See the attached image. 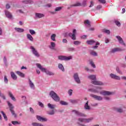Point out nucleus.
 <instances>
[{
	"label": "nucleus",
	"mask_w": 126,
	"mask_h": 126,
	"mask_svg": "<svg viewBox=\"0 0 126 126\" xmlns=\"http://www.w3.org/2000/svg\"><path fill=\"white\" fill-rule=\"evenodd\" d=\"M30 49H31L33 55H34V56H35V57H36V58H39L40 57V54H39V53L38 52L37 50H36V49H35V48H34V47L31 46Z\"/></svg>",
	"instance_id": "nucleus-9"
},
{
	"label": "nucleus",
	"mask_w": 126,
	"mask_h": 126,
	"mask_svg": "<svg viewBox=\"0 0 126 126\" xmlns=\"http://www.w3.org/2000/svg\"><path fill=\"white\" fill-rule=\"evenodd\" d=\"M75 49L73 47H71V48H69L68 49V51H69V52H73V51H75Z\"/></svg>",
	"instance_id": "nucleus-52"
},
{
	"label": "nucleus",
	"mask_w": 126,
	"mask_h": 126,
	"mask_svg": "<svg viewBox=\"0 0 126 126\" xmlns=\"http://www.w3.org/2000/svg\"><path fill=\"white\" fill-rule=\"evenodd\" d=\"M16 73H17V74L19 75V76H21V77H25V74H24V73H23L19 71H17L16 72Z\"/></svg>",
	"instance_id": "nucleus-33"
},
{
	"label": "nucleus",
	"mask_w": 126,
	"mask_h": 126,
	"mask_svg": "<svg viewBox=\"0 0 126 126\" xmlns=\"http://www.w3.org/2000/svg\"><path fill=\"white\" fill-rule=\"evenodd\" d=\"M110 77L112 79H115V80H121V77L113 73H111L110 74Z\"/></svg>",
	"instance_id": "nucleus-15"
},
{
	"label": "nucleus",
	"mask_w": 126,
	"mask_h": 126,
	"mask_svg": "<svg viewBox=\"0 0 126 126\" xmlns=\"http://www.w3.org/2000/svg\"><path fill=\"white\" fill-rule=\"evenodd\" d=\"M85 70H86L87 71H90V72H92V71H94V70H93L92 69H90V68L87 67H85Z\"/></svg>",
	"instance_id": "nucleus-50"
},
{
	"label": "nucleus",
	"mask_w": 126,
	"mask_h": 126,
	"mask_svg": "<svg viewBox=\"0 0 126 126\" xmlns=\"http://www.w3.org/2000/svg\"><path fill=\"white\" fill-rule=\"evenodd\" d=\"M60 104L63 106H67L68 105V103L64 101H61Z\"/></svg>",
	"instance_id": "nucleus-39"
},
{
	"label": "nucleus",
	"mask_w": 126,
	"mask_h": 126,
	"mask_svg": "<svg viewBox=\"0 0 126 126\" xmlns=\"http://www.w3.org/2000/svg\"><path fill=\"white\" fill-rule=\"evenodd\" d=\"M116 38L118 40V42L119 43L121 44V45H122V46H124L125 47H126V43L124 41V40H123V38H122L120 36H116Z\"/></svg>",
	"instance_id": "nucleus-13"
},
{
	"label": "nucleus",
	"mask_w": 126,
	"mask_h": 126,
	"mask_svg": "<svg viewBox=\"0 0 126 126\" xmlns=\"http://www.w3.org/2000/svg\"><path fill=\"white\" fill-rule=\"evenodd\" d=\"M0 97H1V98H2L3 100H5L6 99L5 96H4V94H1L0 91Z\"/></svg>",
	"instance_id": "nucleus-46"
},
{
	"label": "nucleus",
	"mask_w": 126,
	"mask_h": 126,
	"mask_svg": "<svg viewBox=\"0 0 126 126\" xmlns=\"http://www.w3.org/2000/svg\"><path fill=\"white\" fill-rule=\"evenodd\" d=\"M47 114H48V115H49L50 116H53L55 115V111H54V110H52L50 111H47Z\"/></svg>",
	"instance_id": "nucleus-38"
},
{
	"label": "nucleus",
	"mask_w": 126,
	"mask_h": 126,
	"mask_svg": "<svg viewBox=\"0 0 126 126\" xmlns=\"http://www.w3.org/2000/svg\"><path fill=\"white\" fill-rule=\"evenodd\" d=\"M8 95L9 97H10L11 99L13 100V101H16V99H15V97L13 96L12 93H11V92H9Z\"/></svg>",
	"instance_id": "nucleus-27"
},
{
	"label": "nucleus",
	"mask_w": 126,
	"mask_h": 126,
	"mask_svg": "<svg viewBox=\"0 0 126 126\" xmlns=\"http://www.w3.org/2000/svg\"><path fill=\"white\" fill-rule=\"evenodd\" d=\"M62 9V7H57L55 8V11H60Z\"/></svg>",
	"instance_id": "nucleus-53"
},
{
	"label": "nucleus",
	"mask_w": 126,
	"mask_h": 126,
	"mask_svg": "<svg viewBox=\"0 0 126 126\" xmlns=\"http://www.w3.org/2000/svg\"><path fill=\"white\" fill-rule=\"evenodd\" d=\"M89 91L93 92L94 93H99L100 95H103V96H111L115 94V93L113 92H110L108 91H102L101 92H99L98 89H89Z\"/></svg>",
	"instance_id": "nucleus-1"
},
{
	"label": "nucleus",
	"mask_w": 126,
	"mask_h": 126,
	"mask_svg": "<svg viewBox=\"0 0 126 126\" xmlns=\"http://www.w3.org/2000/svg\"><path fill=\"white\" fill-rule=\"evenodd\" d=\"M36 65L38 67V68H39V69H40V70L42 71V72H45L47 75H49L50 76L55 75L54 72L49 71V70H47V69L43 67L41 64L37 63L36 64Z\"/></svg>",
	"instance_id": "nucleus-3"
},
{
	"label": "nucleus",
	"mask_w": 126,
	"mask_h": 126,
	"mask_svg": "<svg viewBox=\"0 0 126 126\" xmlns=\"http://www.w3.org/2000/svg\"><path fill=\"white\" fill-rule=\"evenodd\" d=\"M10 74L11 77L13 80H16V79H17V76H16V75H15V73H14V72H11Z\"/></svg>",
	"instance_id": "nucleus-23"
},
{
	"label": "nucleus",
	"mask_w": 126,
	"mask_h": 126,
	"mask_svg": "<svg viewBox=\"0 0 126 126\" xmlns=\"http://www.w3.org/2000/svg\"><path fill=\"white\" fill-rule=\"evenodd\" d=\"M100 8H102L101 5H98L96 6V9H100Z\"/></svg>",
	"instance_id": "nucleus-60"
},
{
	"label": "nucleus",
	"mask_w": 126,
	"mask_h": 126,
	"mask_svg": "<svg viewBox=\"0 0 126 126\" xmlns=\"http://www.w3.org/2000/svg\"><path fill=\"white\" fill-rule=\"evenodd\" d=\"M36 118L39 122H48V119L37 115Z\"/></svg>",
	"instance_id": "nucleus-16"
},
{
	"label": "nucleus",
	"mask_w": 126,
	"mask_h": 126,
	"mask_svg": "<svg viewBox=\"0 0 126 126\" xmlns=\"http://www.w3.org/2000/svg\"><path fill=\"white\" fill-rule=\"evenodd\" d=\"M74 78V81L76 82L78 84H80L81 83V82L80 81V79L79 78V76L78 75V73H75L73 76Z\"/></svg>",
	"instance_id": "nucleus-10"
},
{
	"label": "nucleus",
	"mask_w": 126,
	"mask_h": 126,
	"mask_svg": "<svg viewBox=\"0 0 126 126\" xmlns=\"http://www.w3.org/2000/svg\"><path fill=\"white\" fill-rule=\"evenodd\" d=\"M76 30L74 29L72 32V33H69L68 34V36L71 38L72 40H76Z\"/></svg>",
	"instance_id": "nucleus-11"
},
{
	"label": "nucleus",
	"mask_w": 126,
	"mask_h": 126,
	"mask_svg": "<svg viewBox=\"0 0 126 126\" xmlns=\"http://www.w3.org/2000/svg\"><path fill=\"white\" fill-rule=\"evenodd\" d=\"M102 32H103V33H105V34H107V35H110V34H111V31L106 29L102 30Z\"/></svg>",
	"instance_id": "nucleus-29"
},
{
	"label": "nucleus",
	"mask_w": 126,
	"mask_h": 126,
	"mask_svg": "<svg viewBox=\"0 0 126 126\" xmlns=\"http://www.w3.org/2000/svg\"><path fill=\"white\" fill-rule=\"evenodd\" d=\"M3 62L5 64H6V58L5 57L3 58Z\"/></svg>",
	"instance_id": "nucleus-63"
},
{
	"label": "nucleus",
	"mask_w": 126,
	"mask_h": 126,
	"mask_svg": "<svg viewBox=\"0 0 126 126\" xmlns=\"http://www.w3.org/2000/svg\"><path fill=\"white\" fill-rule=\"evenodd\" d=\"M49 48L50 50H56V43L54 42H50V45L49 46Z\"/></svg>",
	"instance_id": "nucleus-18"
},
{
	"label": "nucleus",
	"mask_w": 126,
	"mask_h": 126,
	"mask_svg": "<svg viewBox=\"0 0 126 126\" xmlns=\"http://www.w3.org/2000/svg\"><path fill=\"white\" fill-rule=\"evenodd\" d=\"M32 126H45L44 125L41 124V123H38L36 122H33L32 124Z\"/></svg>",
	"instance_id": "nucleus-31"
},
{
	"label": "nucleus",
	"mask_w": 126,
	"mask_h": 126,
	"mask_svg": "<svg viewBox=\"0 0 126 126\" xmlns=\"http://www.w3.org/2000/svg\"><path fill=\"white\" fill-rule=\"evenodd\" d=\"M73 44L74 45L77 46L78 45H80V44H81V42L79 41H75L73 42Z\"/></svg>",
	"instance_id": "nucleus-44"
},
{
	"label": "nucleus",
	"mask_w": 126,
	"mask_h": 126,
	"mask_svg": "<svg viewBox=\"0 0 126 126\" xmlns=\"http://www.w3.org/2000/svg\"><path fill=\"white\" fill-rule=\"evenodd\" d=\"M49 96H50L51 98H52L55 102H60L61 100V98H60V96L54 91H51L50 92Z\"/></svg>",
	"instance_id": "nucleus-4"
},
{
	"label": "nucleus",
	"mask_w": 126,
	"mask_h": 126,
	"mask_svg": "<svg viewBox=\"0 0 126 126\" xmlns=\"http://www.w3.org/2000/svg\"><path fill=\"white\" fill-rule=\"evenodd\" d=\"M29 86L32 90H35V85L33 83V82L31 81L30 79H29Z\"/></svg>",
	"instance_id": "nucleus-17"
},
{
	"label": "nucleus",
	"mask_w": 126,
	"mask_h": 126,
	"mask_svg": "<svg viewBox=\"0 0 126 126\" xmlns=\"http://www.w3.org/2000/svg\"><path fill=\"white\" fill-rule=\"evenodd\" d=\"M116 71H117V73H119V74H121V75H123V72H122V71H121V70L120 69V68H119V67H117Z\"/></svg>",
	"instance_id": "nucleus-41"
},
{
	"label": "nucleus",
	"mask_w": 126,
	"mask_h": 126,
	"mask_svg": "<svg viewBox=\"0 0 126 126\" xmlns=\"http://www.w3.org/2000/svg\"><path fill=\"white\" fill-rule=\"evenodd\" d=\"M5 14L7 18H12V15L7 10H5Z\"/></svg>",
	"instance_id": "nucleus-19"
},
{
	"label": "nucleus",
	"mask_w": 126,
	"mask_h": 126,
	"mask_svg": "<svg viewBox=\"0 0 126 126\" xmlns=\"http://www.w3.org/2000/svg\"><path fill=\"white\" fill-rule=\"evenodd\" d=\"M78 101H79V100L77 99H71L69 100V101L71 104H77L78 103Z\"/></svg>",
	"instance_id": "nucleus-24"
},
{
	"label": "nucleus",
	"mask_w": 126,
	"mask_h": 126,
	"mask_svg": "<svg viewBox=\"0 0 126 126\" xmlns=\"http://www.w3.org/2000/svg\"><path fill=\"white\" fill-rule=\"evenodd\" d=\"M56 37H57V35L55 33H53L50 36V39L52 41L56 42Z\"/></svg>",
	"instance_id": "nucleus-28"
},
{
	"label": "nucleus",
	"mask_w": 126,
	"mask_h": 126,
	"mask_svg": "<svg viewBox=\"0 0 126 126\" xmlns=\"http://www.w3.org/2000/svg\"><path fill=\"white\" fill-rule=\"evenodd\" d=\"M15 30L19 33H22L24 32V29L21 28H15Z\"/></svg>",
	"instance_id": "nucleus-30"
},
{
	"label": "nucleus",
	"mask_w": 126,
	"mask_h": 126,
	"mask_svg": "<svg viewBox=\"0 0 126 126\" xmlns=\"http://www.w3.org/2000/svg\"><path fill=\"white\" fill-rule=\"evenodd\" d=\"M90 55H91V56H93V57H97V56H98L97 52L93 50H91L90 52Z\"/></svg>",
	"instance_id": "nucleus-32"
},
{
	"label": "nucleus",
	"mask_w": 126,
	"mask_h": 126,
	"mask_svg": "<svg viewBox=\"0 0 126 126\" xmlns=\"http://www.w3.org/2000/svg\"><path fill=\"white\" fill-rule=\"evenodd\" d=\"M48 107L49 109H51V110H54V109H55V108H56V105L55 104H52L51 103H48L47 104Z\"/></svg>",
	"instance_id": "nucleus-25"
},
{
	"label": "nucleus",
	"mask_w": 126,
	"mask_h": 126,
	"mask_svg": "<svg viewBox=\"0 0 126 126\" xmlns=\"http://www.w3.org/2000/svg\"><path fill=\"white\" fill-rule=\"evenodd\" d=\"M58 68H59V69L62 70V71H64V67H63V64H62L61 63H59L58 64Z\"/></svg>",
	"instance_id": "nucleus-34"
},
{
	"label": "nucleus",
	"mask_w": 126,
	"mask_h": 126,
	"mask_svg": "<svg viewBox=\"0 0 126 126\" xmlns=\"http://www.w3.org/2000/svg\"><path fill=\"white\" fill-rule=\"evenodd\" d=\"M94 118L93 117L90 118H80L78 119L79 122H80V123H91V122L93 121Z\"/></svg>",
	"instance_id": "nucleus-6"
},
{
	"label": "nucleus",
	"mask_w": 126,
	"mask_h": 126,
	"mask_svg": "<svg viewBox=\"0 0 126 126\" xmlns=\"http://www.w3.org/2000/svg\"><path fill=\"white\" fill-rule=\"evenodd\" d=\"M95 41L94 40H89L87 41V44H88V45H93Z\"/></svg>",
	"instance_id": "nucleus-37"
},
{
	"label": "nucleus",
	"mask_w": 126,
	"mask_h": 126,
	"mask_svg": "<svg viewBox=\"0 0 126 126\" xmlns=\"http://www.w3.org/2000/svg\"><path fill=\"white\" fill-rule=\"evenodd\" d=\"M6 9H9L10 8V5H9V4H7L6 5Z\"/></svg>",
	"instance_id": "nucleus-59"
},
{
	"label": "nucleus",
	"mask_w": 126,
	"mask_h": 126,
	"mask_svg": "<svg viewBox=\"0 0 126 126\" xmlns=\"http://www.w3.org/2000/svg\"><path fill=\"white\" fill-rule=\"evenodd\" d=\"M94 5V2L93 1H91V4L90 5V7H92Z\"/></svg>",
	"instance_id": "nucleus-58"
},
{
	"label": "nucleus",
	"mask_w": 126,
	"mask_h": 126,
	"mask_svg": "<svg viewBox=\"0 0 126 126\" xmlns=\"http://www.w3.org/2000/svg\"><path fill=\"white\" fill-rule=\"evenodd\" d=\"M1 113L2 115H3L4 120L7 121V116H6V115L5 114L4 112H3V111H1Z\"/></svg>",
	"instance_id": "nucleus-43"
},
{
	"label": "nucleus",
	"mask_w": 126,
	"mask_h": 126,
	"mask_svg": "<svg viewBox=\"0 0 126 126\" xmlns=\"http://www.w3.org/2000/svg\"><path fill=\"white\" fill-rule=\"evenodd\" d=\"M72 113H74L75 115H76V116H78V117H86V115L76 110H72Z\"/></svg>",
	"instance_id": "nucleus-12"
},
{
	"label": "nucleus",
	"mask_w": 126,
	"mask_h": 126,
	"mask_svg": "<svg viewBox=\"0 0 126 126\" xmlns=\"http://www.w3.org/2000/svg\"><path fill=\"white\" fill-rule=\"evenodd\" d=\"M30 112L32 113V114H34V110L33 109V108H32V107L30 108Z\"/></svg>",
	"instance_id": "nucleus-62"
},
{
	"label": "nucleus",
	"mask_w": 126,
	"mask_h": 126,
	"mask_svg": "<svg viewBox=\"0 0 126 126\" xmlns=\"http://www.w3.org/2000/svg\"><path fill=\"white\" fill-rule=\"evenodd\" d=\"M38 104L39 107H41V108H44V104H43L41 101H38Z\"/></svg>",
	"instance_id": "nucleus-48"
},
{
	"label": "nucleus",
	"mask_w": 126,
	"mask_h": 126,
	"mask_svg": "<svg viewBox=\"0 0 126 126\" xmlns=\"http://www.w3.org/2000/svg\"><path fill=\"white\" fill-rule=\"evenodd\" d=\"M29 32L31 35H35L36 34V32L33 30H29Z\"/></svg>",
	"instance_id": "nucleus-42"
},
{
	"label": "nucleus",
	"mask_w": 126,
	"mask_h": 126,
	"mask_svg": "<svg viewBox=\"0 0 126 126\" xmlns=\"http://www.w3.org/2000/svg\"><path fill=\"white\" fill-rule=\"evenodd\" d=\"M104 100H106V101H110V100H111V98L109 96H105Z\"/></svg>",
	"instance_id": "nucleus-55"
},
{
	"label": "nucleus",
	"mask_w": 126,
	"mask_h": 126,
	"mask_svg": "<svg viewBox=\"0 0 126 126\" xmlns=\"http://www.w3.org/2000/svg\"><path fill=\"white\" fill-rule=\"evenodd\" d=\"M58 60L60 61H70V60H72V56H70L68 57L60 55L58 56Z\"/></svg>",
	"instance_id": "nucleus-7"
},
{
	"label": "nucleus",
	"mask_w": 126,
	"mask_h": 126,
	"mask_svg": "<svg viewBox=\"0 0 126 126\" xmlns=\"http://www.w3.org/2000/svg\"><path fill=\"white\" fill-rule=\"evenodd\" d=\"M84 24L85 25H86V26H87V27H90L91 26V25H90V21H89V20H88L85 21Z\"/></svg>",
	"instance_id": "nucleus-36"
},
{
	"label": "nucleus",
	"mask_w": 126,
	"mask_h": 126,
	"mask_svg": "<svg viewBox=\"0 0 126 126\" xmlns=\"http://www.w3.org/2000/svg\"><path fill=\"white\" fill-rule=\"evenodd\" d=\"M4 82H5L6 84L8 83V79H7V77H6V76H4Z\"/></svg>",
	"instance_id": "nucleus-45"
},
{
	"label": "nucleus",
	"mask_w": 126,
	"mask_h": 126,
	"mask_svg": "<svg viewBox=\"0 0 126 126\" xmlns=\"http://www.w3.org/2000/svg\"><path fill=\"white\" fill-rule=\"evenodd\" d=\"M72 91H73L71 89L68 90V94L69 95V96H71V95H72Z\"/></svg>",
	"instance_id": "nucleus-51"
},
{
	"label": "nucleus",
	"mask_w": 126,
	"mask_h": 126,
	"mask_svg": "<svg viewBox=\"0 0 126 126\" xmlns=\"http://www.w3.org/2000/svg\"><path fill=\"white\" fill-rule=\"evenodd\" d=\"M88 79L92 80V83L94 85H104L102 82L97 81L96 80V75H89L88 76Z\"/></svg>",
	"instance_id": "nucleus-2"
},
{
	"label": "nucleus",
	"mask_w": 126,
	"mask_h": 126,
	"mask_svg": "<svg viewBox=\"0 0 126 126\" xmlns=\"http://www.w3.org/2000/svg\"><path fill=\"white\" fill-rule=\"evenodd\" d=\"M7 103L8 104V106H9L10 111L12 115H13V116H14L15 118H16L17 115L15 114L14 110H13V109H14V106H13L12 104L10 103V102L9 101H7Z\"/></svg>",
	"instance_id": "nucleus-8"
},
{
	"label": "nucleus",
	"mask_w": 126,
	"mask_h": 126,
	"mask_svg": "<svg viewBox=\"0 0 126 126\" xmlns=\"http://www.w3.org/2000/svg\"><path fill=\"white\" fill-rule=\"evenodd\" d=\"M72 6H81V3L76 2L75 4L71 5V7H72Z\"/></svg>",
	"instance_id": "nucleus-40"
},
{
	"label": "nucleus",
	"mask_w": 126,
	"mask_h": 126,
	"mask_svg": "<svg viewBox=\"0 0 126 126\" xmlns=\"http://www.w3.org/2000/svg\"><path fill=\"white\" fill-rule=\"evenodd\" d=\"M86 0H84L83 1L82 3H81V6H86Z\"/></svg>",
	"instance_id": "nucleus-47"
},
{
	"label": "nucleus",
	"mask_w": 126,
	"mask_h": 126,
	"mask_svg": "<svg viewBox=\"0 0 126 126\" xmlns=\"http://www.w3.org/2000/svg\"><path fill=\"white\" fill-rule=\"evenodd\" d=\"M84 108L85 110H90L91 109V107H90V106L88 105V101H87L86 104H85Z\"/></svg>",
	"instance_id": "nucleus-35"
},
{
	"label": "nucleus",
	"mask_w": 126,
	"mask_h": 126,
	"mask_svg": "<svg viewBox=\"0 0 126 126\" xmlns=\"http://www.w3.org/2000/svg\"><path fill=\"white\" fill-rule=\"evenodd\" d=\"M90 96L97 101H102V100H103V97L101 96H98L93 94H90Z\"/></svg>",
	"instance_id": "nucleus-14"
},
{
	"label": "nucleus",
	"mask_w": 126,
	"mask_h": 126,
	"mask_svg": "<svg viewBox=\"0 0 126 126\" xmlns=\"http://www.w3.org/2000/svg\"><path fill=\"white\" fill-rule=\"evenodd\" d=\"M115 23L117 25V26H118V27H120V26H121V23H120L119 21H115Z\"/></svg>",
	"instance_id": "nucleus-49"
},
{
	"label": "nucleus",
	"mask_w": 126,
	"mask_h": 126,
	"mask_svg": "<svg viewBox=\"0 0 126 126\" xmlns=\"http://www.w3.org/2000/svg\"><path fill=\"white\" fill-rule=\"evenodd\" d=\"M98 1H99L100 3H102V4H104L106 2V0H98Z\"/></svg>",
	"instance_id": "nucleus-54"
},
{
	"label": "nucleus",
	"mask_w": 126,
	"mask_h": 126,
	"mask_svg": "<svg viewBox=\"0 0 126 126\" xmlns=\"http://www.w3.org/2000/svg\"><path fill=\"white\" fill-rule=\"evenodd\" d=\"M116 49H117V52H122L123 51H124V50L122 48H116Z\"/></svg>",
	"instance_id": "nucleus-57"
},
{
	"label": "nucleus",
	"mask_w": 126,
	"mask_h": 126,
	"mask_svg": "<svg viewBox=\"0 0 126 126\" xmlns=\"http://www.w3.org/2000/svg\"><path fill=\"white\" fill-rule=\"evenodd\" d=\"M22 2L26 4H29L30 3H33V1H32V0H25L22 1Z\"/></svg>",
	"instance_id": "nucleus-26"
},
{
	"label": "nucleus",
	"mask_w": 126,
	"mask_h": 126,
	"mask_svg": "<svg viewBox=\"0 0 126 126\" xmlns=\"http://www.w3.org/2000/svg\"><path fill=\"white\" fill-rule=\"evenodd\" d=\"M27 38L28 40L30 41H31V42H33L34 41V38H33V36L31 34H27Z\"/></svg>",
	"instance_id": "nucleus-22"
},
{
	"label": "nucleus",
	"mask_w": 126,
	"mask_h": 126,
	"mask_svg": "<svg viewBox=\"0 0 126 126\" xmlns=\"http://www.w3.org/2000/svg\"><path fill=\"white\" fill-rule=\"evenodd\" d=\"M116 52H118L117 50V48H113V49L111 50V53H116Z\"/></svg>",
	"instance_id": "nucleus-56"
},
{
	"label": "nucleus",
	"mask_w": 126,
	"mask_h": 126,
	"mask_svg": "<svg viewBox=\"0 0 126 126\" xmlns=\"http://www.w3.org/2000/svg\"><path fill=\"white\" fill-rule=\"evenodd\" d=\"M109 42H110L109 40V39H108L107 38H105V43H106V44H108V43H109Z\"/></svg>",
	"instance_id": "nucleus-64"
},
{
	"label": "nucleus",
	"mask_w": 126,
	"mask_h": 126,
	"mask_svg": "<svg viewBox=\"0 0 126 126\" xmlns=\"http://www.w3.org/2000/svg\"><path fill=\"white\" fill-rule=\"evenodd\" d=\"M45 15L44 14L40 13H35V17L36 18H42V17H44Z\"/></svg>",
	"instance_id": "nucleus-21"
},
{
	"label": "nucleus",
	"mask_w": 126,
	"mask_h": 126,
	"mask_svg": "<svg viewBox=\"0 0 126 126\" xmlns=\"http://www.w3.org/2000/svg\"><path fill=\"white\" fill-rule=\"evenodd\" d=\"M89 62L92 67H93L94 68H96V65H95V63H94V62H93V60H92V59H90L89 60Z\"/></svg>",
	"instance_id": "nucleus-20"
},
{
	"label": "nucleus",
	"mask_w": 126,
	"mask_h": 126,
	"mask_svg": "<svg viewBox=\"0 0 126 126\" xmlns=\"http://www.w3.org/2000/svg\"><path fill=\"white\" fill-rule=\"evenodd\" d=\"M126 109V106L123 104H121L118 107L114 108V110L117 113H119L120 114H122V113H124V112H125V110Z\"/></svg>",
	"instance_id": "nucleus-5"
},
{
	"label": "nucleus",
	"mask_w": 126,
	"mask_h": 126,
	"mask_svg": "<svg viewBox=\"0 0 126 126\" xmlns=\"http://www.w3.org/2000/svg\"><path fill=\"white\" fill-rule=\"evenodd\" d=\"M12 124L13 125H17V124H18V122H17V121H12Z\"/></svg>",
	"instance_id": "nucleus-61"
}]
</instances>
